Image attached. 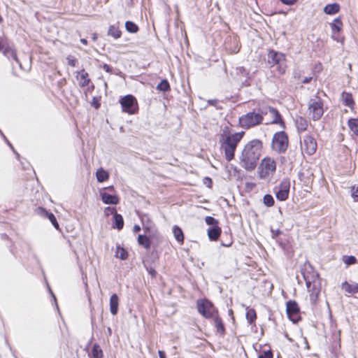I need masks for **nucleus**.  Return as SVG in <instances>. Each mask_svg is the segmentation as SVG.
<instances>
[{"label": "nucleus", "mask_w": 358, "mask_h": 358, "mask_svg": "<svg viewBox=\"0 0 358 358\" xmlns=\"http://www.w3.org/2000/svg\"><path fill=\"white\" fill-rule=\"evenodd\" d=\"M133 231H134V233H137V232L140 231H141V227L139 225H137V224L134 225Z\"/></svg>", "instance_id": "obj_58"}, {"label": "nucleus", "mask_w": 358, "mask_h": 358, "mask_svg": "<svg viewBox=\"0 0 358 358\" xmlns=\"http://www.w3.org/2000/svg\"><path fill=\"white\" fill-rule=\"evenodd\" d=\"M89 357L90 358H103V351L99 344L94 343L93 345Z\"/></svg>", "instance_id": "obj_26"}, {"label": "nucleus", "mask_w": 358, "mask_h": 358, "mask_svg": "<svg viewBox=\"0 0 358 358\" xmlns=\"http://www.w3.org/2000/svg\"><path fill=\"white\" fill-rule=\"evenodd\" d=\"M138 243L139 245L143 246L145 249H149L150 248V241L148 236L145 234L138 235Z\"/></svg>", "instance_id": "obj_30"}, {"label": "nucleus", "mask_w": 358, "mask_h": 358, "mask_svg": "<svg viewBox=\"0 0 358 358\" xmlns=\"http://www.w3.org/2000/svg\"><path fill=\"white\" fill-rule=\"evenodd\" d=\"M214 318V322L215 324V327L217 328V332L222 334L224 332V327L222 323V319L217 315H215L213 317Z\"/></svg>", "instance_id": "obj_32"}, {"label": "nucleus", "mask_w": 358, "mask_h": 358, "mask_svg": "<svg viewBox=\"0 0 358 358\" xmlns=\"http://www.w3.org/2000/svg\"><path fill=\"white\" fill-rule=\"evenodd\" d=\"M122 111L128 114H135L138 112V106L136 99L131 94H127L120 100Z\"/></svg>", "instance_id": "obj_9"}, {"label": "nucleus", "mask_w": 358, "mask_h": 358, "mask_svg": "<svg viewBox=\"0 0 358 358\" xmlns=\"http://www.w3.org/2000/svg\"><path fill=\"white\" fill-rule=\"evenodd\" d=\"M258 358H273V352L271 350H264L263 353L259 355Z\"/></svg>", "instance_id": "obj_42"}, {"label": "nucleus", "mask_w": 358, "mask_h": 358, "mask_svg": "<svg viewBox=\"0 0 358 358\" xmlns=\"http://www.w3.org/2000/svg\"><path fill=\"white\" fill-rule=\"evenodd\" d=\"M36 213L39 215L46 216L50 220V221L51 222L52 225L57 229H59V224L56 220L55 216L53 215V213L48 212L45 209H44L41 207H38L36 208Z\"/></svg>", "instance_id": "obj_17"}, {"label": "nucleus", "mask_w": 358, "mask_h": 358, "mask_svg": "<svg viewBox=\"0 0 358 358\" xmlns=\"http://www.w3.org/2000/svg\"><path fill=\"white\" fill-rule=\"evenodd\" d=\"M300 144L302 152H305L308 155H313L317 150V144L316 140L310 135H305Z\"/></svg>", "instance_id": "obj_12"}, {"label": "nucleus", "mask_w": 358, "mask_h": 358, "mask_svg": "<svg viewBox=\"0 0 358 358\" xmlns=\"http://www.w3.org/2000/svg\"><path fill=\"white\" fill-rule=\"evenodd\" d=\"M100 196L102 201L106 204L115 205L119 202V199L117 196L109 194L106 192H101Z\"/></svg>", "instance_id": "obj_18"}, {"label": "nucleus", "mask_w": 358, "mask_h": 358, "mask_svg": "<svg viewBox=\"0 0 358 358\" xmlns=\"http://www.w3.org/2000/svg\"><path fill=\"white\" fill-rule=\"evenodd\" d=\"M205 222L208 225L210 226V227H215L218 226L217 220L211 216L206 217Z\"/></svg>", "instance_id": "obj_40"}, {"label": "nucleus", "mask_w": 358, "mask_h": 358, "mask_svg": "<svg viewBox=\"0 0 358 358\" xmlns=\"http://www.w3.org/2000/svg\"><path fill=\"white\" fill-rule=\"evenodd\" d=\"M149 273L152 276V277H155L156 275V273L157 272L155 271V269L153 268H150V271H149Z\"/></svg>", "instance_id": "obj_59"}, {"label": "nucleus", "mask_w": 358, "mask_h": 358, "mask_svg": "<svg viewBox=\"0 0 358 358\" xmlns=\"http://www.w3.org/2000/svg\"><path fill=\"white\" fill-rule=\"evenodd\" d=\"M341 99L344 105L351 108L353 107L354 100L350 93L343 92L341 94Z\"/></svg>", "instance_id": "obj_27"}, {"label": "nucleus", "mask_w": 358, "mask_h": 358, "mask_svg": "<svg viewBox=\"0 0 358 358\" xmlns=\"http://www.w3.org/2000/svg\"><path fill=\"white\" fill-rule=\"evenodd\" d=\"M255 186V183L252 182H248L245 183V190L246 192H250L254 187Z\"/></svg>", "instance_id": "obj_48"}, {"label": "nucleus", "mask_w": 358, "mask_h": 358, "mask_svg": "<svg viewBox=\"0 0 358 358\" xmlns=\"http://www.w3.org/2000/svg\"><path fill=\"white\" fill-rule=\"evenodd\" d=\"M283 4L291 6L295 3L298 0H280Z\"/></svg>", "instance_id": "obj_51"}, {"label": "nucleus", "mask_w": 358, "mask_h": 358, "mask_svg": "<svg viewBox=\"0 0 358 358\" xmlns=\"http://www.w3.org/2000/svg\"><path fill=\"white\" fill-rule=\"evenodd\" d=\"M3 138L8 145V146L12 149L13 152L16 155V157L17 159L20 157V155L15 150L14 148L13 147L12 144L8 141V139L3 136Z\"/></svg>", "instance_id": "obj_50"}, {"label": "nucleus", "mask_w": 358, "mask_h": 358, "mask_svg": "<svg viewBox=\"0 0 358 358\" xmlns=\"http://www.w3.org/2000/svg\"><path fill=\"white\" fill-rule=\"evenodd\" d=\"M8 43L6 41H0V50L3 52Z\"/></svg>", "instance_id": "obj_52"}, {"label": "nucleus", "mask_w": 358, "mask_h": 358, "mask_svg": "<svg viewBox=\"0 0 358 358\" xmlns=\"http://www.w3.org/2000/svg\"><path fill=\"white\" fill-rule=\"evenodd\" d=\"M212 181L213 180H207V182H205V184H206V185L208 187H210L211 185H212Z\"/></svg>", "instance_id": "obj_61"}, {"label": "nucleus", "mask_w": 358, "mask_h": 358, "mask_svg": "<svg viewBox=\"0 0 358 358\" xmlns=\"http://www.w3.org/2000/svg\"><path fill=\"white\" fill-rule=\"evenodd\" d=\"M2 52L8 59L15 60V62L21 67L22 65L17 57L16 51L11 45H9V43L6 45Z\"/></svg>", "instance_id": "obj_16"}, {"label": "nucleus", "mask_w": 358, "mask_h": 358, "mask_svg": "<svg viewBox=\"0 0 358 358\" xmlns=\"http://www.w3.org/2000/svg\"><path fill=\"white\" fill-rule=\"evenodd\" d=\"M330 26L331 28L332 38L336 40V34L339 33L343 28V22L341 17H338L334 19V22L330 24Z\"/></svg>", "instance_id": "obj_20"}, {"label": "nucleus", "mask_w": 358, "mask_h": 358, "mask_svg": "<svg viewBox=\"0 0 358 358\" xmlns=\"http://www.w3.org/2000/svg\"><path fill=\"white\" fill-rule=\"evenodd\" d=\"M263 144L259 139H253L244 146L239 157L241 167L248 171L255 170L262 152Z\"/></svg>", "instance_id": "obj_1"}, {"label": "nucleus", "mask_w": 358, "mask_h": 358, "mask_svg": "<svg viewBox=\"0 0 358 358\" xmlns=\"http://www.w3.org/2000/svg\"><path fill=\"white\" fill-rule=\"evenodd\" d=\"M312 80V77H306L303 78V80H302V83H309Z\"/></svg>", "instance_id": "obj_56"}, {"label": "nucleus", "mask_w": 358, "mask_h": 358, "mask_svg": "<svg viewBox=\"0 0 358 358\" xmlns=\"http://www.w3.org/2000/svg\"><path fill=\"white\" fill-rule=\"evenodd\" d=\"M113 227L118 230H120L124 227V220L120 214L115 213L113 215Z\"/></svg>", "instance_id": "obj_28"}, {"label": "nucleus", "mask_w": 358, "mask_h": 358, "mask_svg": "<svg viewBox=\"0 0 358 358\" xmlns=\"http://www.w3.org/2000/svg\"><path fill=\"white\" fill-rule=\"evenodd\" d=\"M92 38L93 41H95L97 39V34H93Z\"/></svg>", "instance_id": "obj_63"}, {"label": "nucleus", "mask_w": 358, "mask_h": 358, "mask_svg": "<svg viewBox=\"0 0 358 358\" xmlns=\"http://www.w3.org/2000/svg\"><path fill=\"white\" fill-rule=\"evenodd\" d=\"M96 179H108L109 174L103 169L100 168L96 172Z\"/></svg>", "instance_id": "obj_37"}, {"label": "nucleus", "mask_w": 358, "mask_h": 358, "mask_svg": "<svg viewBox=\"0 0 358 358\" xmlns=\"http://www.w3.org/2000/svg\"><path fill=\"white\" fill-rule=\"evenodd\" d=\"M158 354H159V358H166V354L164 351L159 350Z\"/></svg>", "instance_id": "obj_57"}, {"label": "nucleus", "mask_w": 358, "mask_h": 358, "mask_svg": "<svg viewBox=\"0 0 358 358\" xmlns=\"http://www.w3.org/2000/svg\"><path fill=\"white\" fill-rule=\"evenodd\" d=\"M290 188L289 180H282L278 187H275L274 192L279 201H285L288 198Z\"/></svg>", "instance_id": "obj_13"}, {"label": "nucleus", "mask_w": 358, "mask_h": 358, "mask_svg": "<svg viewBox=\"0 0 358 358\" xmlns=\"http://www.w3.org/2000/svg\"><path fill=\"white\" fill-rule=\"evenodd\" d=\"M308 110L309 115L314 121L320 120L324 113L322 101L318 97L315 99H310Z\"/></svg>", "instance_id": "obj_10"}, {"label": "nucleus", "mask_w": 358, "mask_h": 358, "mask_svg": "<svg viewBox=\"0 0 358 358\" xmlns=\"http://www.w3.org/2000/svg\"><path fill=\"white\" fill-rule=\"evenodd\" d=\"M288 143L289 140L287 134L283 131H278L273 136L271 148L274 151L282 153L287 150Z\"/></svg>", "instance_id": "obj_7"}, {"label": "nucleus", "mask_w": 358, "mask_h": 358, "mask_svg": "<svg viewBox=\"0 0 358 358\" xmlns=\"http://www.w3.org/2000/svg\"><path fill=\"white\" fill-rule=\"evenodd\" d=\"M50 292L51 294L52 295V296H53V298H54V299L55 301L56 300V297L55 296V295L53 294V293L52 292V291L50 289Z\"/></svg>", "instance_id": "obj_64"}, {"label": "nucleus", "mask_w": 358, "mask_h": 358, "mask_svg": "<svg viewBox=\"0 0 358 358\" xmlns=\"http://www.w3.org/2000/svg\"><path fill=\"white\" fill-rule=\"evenodd\" d=\"M340 10V5L337 3L327 4L324 8V12L327 15H334Z\"/></svg>", "instance_id": "obj_25"}, {"label": "nucleus", "mask_w": 358, "mask_h": 358, "mask_svg": "<svg viewBox=\"0 0 358 358\" xmlns=\"http://www.w3.org/2000/svg\"><path fill=\"white\" fill-rule=\"evenodd\" d=\"M262 111L265 113V114H264V117H270L269 120L266 123V124H279L282 128L285 127V122L283 121L281 115L276 108L268 106H262Z\"/></svg>", "instance_id": "obj_8"}, {"label": "nucleus", "mask_w": 358, "mask_h": 358, "mask_svg": "<svg viewBox=\"0 0 358 358\" xmlns=\"http://www.w3.org/2000/svg\"><path fill=\"white\" fill-rule=\"evenodd\" d=\"M348 127L354 134L358 136V119L351 118L348 120Z\"/></svg>", "instance_id": "obj_31"}, {"label": "nucleus", "mask_w": 358, "mask_h": 358, "mask_svg": "<svg viewBox=\"0 0 358 358\" xmlns=\"http://www.w3.org/2000/svg\"><path fill=\"white\" fill-rule=\"evenodd\" d=\"M275 171L276 162L268 157H264L258 167V173L261 178H272Z\"/></svg>", "instance_id": "obj_6"}, {"label": "nucleus", "mask_w": 358, "mask_h": 358, "mask_svg": "<svg viewBox=\"0 0 358 358\" xmlns=\"http://www.w3.org/2000/svg\"><path fill=\"white\" fill-rule=\"evenodd\" d=\"M107 34L114 39H118L122 36V31L117 25L113 24L109 26Z\"/></svg>", "instance_id": "obj_24"}, {"label": "nucleus", "mask_w": 358, "mask_h": 358, "mask_svg": "<svg viewBox=\"0 0 358 358\" xmlns=\"http://www.w3.org/2000/svg\"><path fill=\"white\" fill-rule=\"evenodd\" d=\"M119 299L116 294H113L110 298V311L113 315H115L118 311Z\"/></svg>", "instance_id": "obj_22"}, {"label": "nucleus", "mask_w": 358, "mask_h": 358, "mask_svg": "<svg viewBox=\"0 0 358 358\" xmlns=\"http://www.w3.org/2000/svg\"><path fill=\"white\" fill-rule=\"evenodd\" d=\"M208 103L210 106H215L216 108L219 109V108H221V107H219L217 106L218 104V100L216 99H208L207 101Z\"/></svg>", "instance_id": "obj_46"}, {"label": "nucleus", "mask_w": 358, "mask_h": 358, "mask_svg": "<svg viewBox=\"0 0 358 358\" xmlns=\"http://www.w3.org/2000/svg\"><path fill=\"white\" fill-rule=\"evenodd\" d=\"M107 333H108V336H110L112 334V330H111L110 327H108Z\"/></svg>", "instance_id": "obj_62"}, {"label": "nucleus", "mask_w": 358, "mask_h": 358, "mask_svg": "<svg viewBox=\"0 0 358 358\" xmlns=\"http://www.w3.org/2000/svg\"><path fill=\"white\" fill-rule=\"evenodd\" d=\"M77 79L79 80V85L81 87L87 86L90 82L88 73L84 70L77 72Z\"/></svg>", "instance_id": "obj_21"}, {"label": "nucleus", "mask_w": 358, "mask_h": 358, "mask_svg": "<svg viewBox=\"0 0 358 358\" xmlns=\"http://www.w3.org/2000/svg\"><path fill=\"white\" fill-rule=\"evenodd\" d=\"M351 196L355 199L358 198V186L351 187Z\"/></svg>", "instance_id": "obj_47"}, {"label": "nucleus", "mask_w": 358, "mask_h": 358, "mask_svg": "<svg viewBox=\"0 0 358 358\" xmlns=\"http://www.w3.org/2000/svg\"><path fill=\"white\" fill-rule=\"evenodd\" d=\"M268 63L271 66H276L279 74H284L286 71L285 55L275 50H270L268 53Z\"/></svg>", "instance_id": "obj_5"}, {"label": "nucleus", "mask_w": 358, "mask_h": 358, "mask_svg": "<svg viewBox=\"0 0 358 358\" xmlns=\"http://www.w3.org/2000/svg\"><path fill=\"white\" fill-rule=\"evenodd\" d=\"M66 60L68 61V64L73 67L76 66L78 63L77 59L71 55L67 56Z\"/></svg>", "instance_id": "obj_44"}, {"label": "nucleus", "mask_w": 358, "mask_h": 358, "mask_svg": "<svg viewBox=\"0 0 358 358\" xmlns=\"http://www.w3.org/2000/svg\"><path fill=\"white\" fill-rule=\"evenodd\" d=\"M151 229V226L149 224H145L144 223V221L143 220V231L147 233L148 231H150Z\"/></svg>", "instance_id": "obj_54"}, {"label": "nucleus", "mask_w": 358, "mask_h": 358, "mask_svg": "<svg viewBox=\"0 0 358 358\" xmlns=\"http://www.w3.org/2000/svg\"><path fill=\"white\" fill-rule=\"evenodd\" d=\"M244 134V131L231 134L224 131L220 135L219 140L220 148L224 151L225 158L228 162L234 158L236 148Z\"/></svg>", "instance_id": "obj_2"}, {"label": "nucleus", "mask_w": 358, "mask_h": 358, "mask_svg": "<svg viewBox=\"0 0 358 358\" xmlns=\"http://www.w3.org/2000/svg\"><path fill=\"white\" fill-rule=\"evenodd\" d=\"M116 213L115 208L114 207H106L104 209V215L106 217H108L110 215H113Z\"/></svg>", "instance_id": "obj_43"}, {"label": "nucleus", "mask_w": 358, "mask_h": 358, "mask_svg": "<svg viewBox=\"0 0 358 358\" xmlns=\"http://www.w3.org/2000/svg\"><path fill=\"white\" fill-rule=\"evenodd\" d=\"M92 105L94 106V107L95 108H99V106H100V103L99 102V101L96 99V97H93V99H92Z\"/></svg>", "instance_id": "obj_53"}, {"label": "nucleus", "mask_w": 358, "mask_h": 358, "mask_svg": "<svg viewBox=\"0 0 358 358\" xmlns=\"http://www.w3.org/2000/svg\"><path fill=\"white\" fill-rule=\"evenodd\" d=\"M264 113L262 106L254 108L252 111L239 117V124L242 128L250 129L261 124L264 120Z\"/></svg>", "instance_id": "obj_4"}, {"label": "nucleus", "mask_w": 358, "mask_h": 358, "mask_svg": "<svg viewBox=\"0 0 358 358\" xmlns=\"http://www.w3.org/2000/svg\"><path fill=\"white\" fill-rule=\"evenodd\" d=\"M127 252L123 249V248H117V252H116V257L122 259V260H124L127 258Z\"/></svg>", "instance_id": "obj_39"}, {"label": "nucleus", "mask_w": 358, "mask_h": 358, "mask_svg": "<svg viewBox=\"0 0 358 358\" xmlns=\"http://www.w3.org/2000/svg\"><path fill=\"white\" fill-rule=\"evenodd\" d=\"M343 289L350 294H356L358 292V285L357 284H349L347 282L343 283Z\"/></svg>", "instance_id": "obj_29"}, {"label": "nucleus", "mask_w": 358, "mask_h": 358, "mask_svg": "<svg viewBox=\"0 0 358 358\" xmlns=\"http://www.w3.org/2000/svg\"><path fill=\"white\" fill-rule=\"evenodd\" d=\"M221 234V229L219 226L209 227L208 229V236L210 241H217Z\"/></svg>", "instance_id": "obj_23"}, {"label": "nucleus", "mask_w": 358, "mask_h": 358, "mask_svg": "<svg viewBox=\"0 0 358 358\" xmlns=\"http://www.w3.org/2000/svg\"><path fill=\"white\" fill-rule=\"evenodd\" d=\"M103 69L105 70L108 73L112 72V68L108 64H104L103 65Z\"/></svg>", "instance_id": "obj_55"}, {"label": "nucleus", "mask_w": 358, "mask_h": 358, "mask_svg": "<svg viewBox=\"0 0 358 358\" xmlns=\"http://www.w3.org/2000/svg\"><path fill=\"white\" fill-rule=\"evenodd\" d=\"M294 122L299 133H301L306 130L308 127V121L306 118L301 116H296Z\"/></svg>", "instance_id": "obj_19"}, {"label": "nucleus", "mask_w": 358, "mask_h": 358, "mask_svg": "<svg viewBox=\"0 0 358 358\" xmlns=\"http://www.w3.org/2000/svg\"><path fill=\"white\" fill-rule=\"evenodd\" d=\"M125 29L129 33H136L138 31V26L131 21H127L125 22Z\"/></svg>", "instance_id": "obj_34"}, {"label": "nucleus", "mask_w": 358, "mask_h": 358, "mask_svg": "<svg viewBox=\"0 0 358 358\" xmlns=\"http://www.w3.org/2000/svg\"><path fill=\"white\" fill-rule=\"evenodd\" d=\"M343 261L347 265H351L356 262L357 259L354 256H344Z\"/></svg>", "instance_id": "obj_41"}, {"label": "nucleus", "mask_w": 358, "mask_h": 358, "mask_svg": "<svg viewBox=\"0 0 358 358\" xmlns=\"http://www.w3.org/2000/svg\"><path fill=\"white\" fill-rule=\"evenodd\" d=\"M271 232L273 238H276L282 234V231L280 229H274L273 228L271 229Z\"/></svg>", "instance_id": "obj_45"}, {"label": "nucleus", "mask_w": 358, "mask_h": 358, "mask_svg": "<svg viewBox=\"0 0 358 358\" xmlns=\"http://www.w3.org/2000/svg\"><path fill=\"white\" fill-rule=\"evenodd\" d=\"M301 274L310 294V300L315 301L320 292L319 274L310 265H305V268L301 270Z\"/></svg>", "instance_id": "obj_3"}, {"label": "nucleus", "mask_w": 358, "mask_h": 358, "mask_svg": "<svg viewBox=\"0 0 358 358\" xmlns=\"http://www.w3.org/2000/svg\"><path fill=\"white\" fill-rule=\"evenodd\" d=\"M257 318V314L254 309H249L246 313V319L249 324H252Z\"/></svg>", "instance_id": "obj_35"}, {"label": "nucleus", "mask_w": 358, "mask_h": 358, "mask_svg": "<svg viewBox=\"0 0 358 358\" xmlns=\"http://www.w3.org/2000/svg\"><path fill=\"white\" fill-rule=\"evenodd\" d=\"M80 42H81L83 45H87V41L85 38H81V39H80Z\"/></svg>", "instance_id": "obj_60"}, {"label": "nucleus", "mask_w": 358, "mask_h": 358, "mask_svg": "<svg viewBox=\"0 0 358 358\" xmlns=\"http://www.w3.org/2000/svg\"><path fill=\"white\" fill-rule=\"evenodd\" d=\"M173 233L174 234V236H175L176 239L178 242H180V243H182L183 242V241H184L183 232H182V229L179 227L174 226L173 229Z\"/></svg>", "instance_id": "obj_33"}, {"label": "nucleus", "mask_w": 358, "mask_h": 358, "mask_svg": "<svg viewBox=\"0 0 358 358\" xmlns=\"http://www.w3.org/2000/svg\"><path fill=\"white\" fill-rule=\"evenodd\" d=\"M233 73L235 75L234 78L243 86L250 85V73L244 67H236Z\"/></svg>", "instance_id": "obj_14"}, {"label": "nucleus", "mask_w": 358, "mask_h": 358, "mask_svg": "<svg viewBox=\"0 0 358 358\" xmlns=\"http://www.w3.org/2000/svg\"><path fill=\"white\" fill-rule=\"evenodd\" d=\"M157 89L159 90V91H162V92H167L170 90V85L169 83V82L167 81V80L164 79V80H162L157 86Z\"/></svg>", "instance_id": "obj_36"}, {"label": "nucleus", "mask_w": 358, "mask_h": 358, "mask_svg": "<svg viewBox=\"0 0 358 358\" xmlns=\"http://www.w3.org/2000/svg\"><path fill=\"white\" fill-rule=\"evenodd\" d=\"M263 202L268 207L273 206L275 203L274 199L271 194L264 195L263 198Z\"/></svg>", "instance_id": "obj_38"}, {"label": "nucleus", "mask_w": 358, "mask_h": 358, "mask_svg": "<svg viewBox=\"0 0 358 358\" xmlns=\"http://www.w3.org/2000/svg\"><path fill=\"white\" fill-rule=\"evenodd\" d=\"M287 314L288 317L294 322L298 317L299 313V308L295 301H289L287 302L286 306Z\"/></svg>", "instance_id": "obj_15"}, {"label": "nucleus", "mask_w": 358, "mask_h": 358, "mask_svg": "<svg viewBox=\"0 0 358 358\" xmlns=\"http://www.w3.org/2000/svg\"><path fill=\"white\" fill-rule=\"evenodd\" d=\"M197 309L200 314L206 318H211L216 315V310L213 303L207 299L197 301Z\"/></svg>", "instance_id": "obj_11"}, {"label": "nucleus", "mask_w": 358, "mask_h": 358, "mask_svg": "<svg viewBox=\"0 0 358 358\" xmlns=\"http://www.w3.org/2000/svg\"><path fill=\"white\" fill-rule=\"evenodd\" d=\"M3 138L8 145V146L12 149L13 152L16 155V157L17 159L20 157V155L15 150L14 148L13 147L12 144L8 141V139L3 136Z\"/></svg>", "instance_id": "obj_49"}]
</instances>
